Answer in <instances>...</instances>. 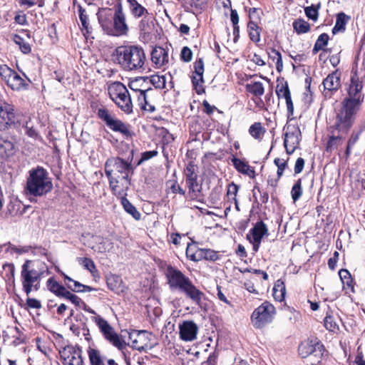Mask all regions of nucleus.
Here are the masks:
<instances>
[{
    "label": "nucleus",
    "instance_id": "1",
    "mask_svg": "<svg viewBox=\"0 0 365 365\" xmlns=\"http://www.w3.org/2000/svg\"><path fill=\"white\" fill-rule=\"evenodd\" d=\"M362 89V81L356 75L353 76L347 89V96L341 103V106L336 113L335 120L336 129L344 134L349 132L361 109L364 100Z\"/></svg>",
    "mask_w": 365,
    "mask_h": 365
},
{
    "label": "nucleus",
    "instance_id": "2",
    "mask_svg": "<svg viewBox=\"0 0 365 365\" xmlns=\"http://www.w3.org/2000/svg\"><path fill=\"white\" fill-rule=\"evenodd\" d=\"M117 63L126 71L142 73L146 69V56L138 46H120L115 49Z\"/></svg>",
    "mask_w": 365,
    "mask_h": 365
},
{
    "label": "nucleus",
    "instance_id": "3",
    "mask_svg": "<svg viewBox=\"0 0 365 365\" xmlns=\"http://www.w3.org/2000/svg\"><path fill=\"white\" fill-rule=\"evenodd\" d=\"M167 277L171 289H178L185 293L193 302L202 306V300L205 298L204 293L197 289L192 281L182 272L173 267H168Z\"/></svg>",
    "mask_w": 365,
    "mask_h": 365
},
{
    "label": "nucleus",
    "instance_id": "4",
    "mask_svg": "<svg viewBox=\"0 0 365 365\" xmlns=\"http://www.w3.org/2000/svg\"><path fill=\"white\" fill-rule=\"evenodd\" d=\"M53 188L51 179L48 172L41 167H38L29 172L26 182V191L30 195L43 196Z\"/></svg>",
    "mask_w": 365,
    "mask_h": 365
},
{
    "label": "nucleus",
    "instance_id": "5",
    "mask_svg": "<svg viewBox=\"0 0 365 365\" xmlns=\"http://www.w3.org/2000/svg\"><path fill=\"white\" fill-rule=\"evenodd\" d=\"M48 273L46 264L42 261L26 260L22 265L21 278L23 289L29 295L34 284Z\"/></svg>",
    "mask_w": 365,
    "mask_h": 365
},
{
    "label": "nucleus",
    "instance_id": "6",
    "mask_svg": "<svg viewBox=\"0 0 365 365\" xmlns=\"http://www.w3.org/2000/svg\"><path fill=\"white\" fill-rule=\"evenodd\" d=\"M48 273L46 264L42 261L26 260L22 265L21 278L23 289L29 295L34 284Z\"/></svg>",
    "mask_w": 365,
    "mask_h": 365
},
{
    "label": "nucleus",
    "instance_id": "7",
    "mask_svg": "<svg viewBox=\"0 0 365 365\" xmlns=\"http://www.w3.org/2000/svg\"><path fill=\"white\" fill-rule=\"evenodd\" d=\"M110 98L125 113H133V104L127 88L120 82L111 83L108 88Z\"/></svg>",
    "mask_w": 365,
    "mask_h": 365
},
{
    "label": "nucleus",
    "instance_id": "8",
    "mask_svg": "<svg viewBox=\"0 0 365 365\" xmlns=\"http://www.w3.org/2000/svg\"><path fill=\"white\" fill-rule=\"evenodd\" d=\"M275 312V308L271 303L263 302L253 311L251 315L252 325L257 329L264 327L272 321Z\"/></svg>",
    "mask_w": 365,
    "mask_h": 365
},
{
    "label": "nucleus",
    "instance_id": "9",
    "mask_svg": "<svg viewBox=\"0 0 365 365\" xmlns=\"http://www.w3.org/2000/svg\"><path fill=\"white\" fill-rule=\"evenodd\" d=\"M133 172L130 162L120 158H111L106 160L105 173L107 177L130 176Z\"/></svg>",
    "mask_w": 365,
    "mask_h": 365
},
{
    "label": "nucleus",
    "instance_id": "10",
    "mask_svg": "<svg viewBox=\"0 0 365 365\" xmlns=\"http://www.w3.org/2000/svg\"><path fill=\"white\" fill-rule=\"evenodd\" d=\"M93 320L98 325L101 332L103 336L114 346L120 350H123L126 347V343L122 339L119 335L115 331L113 328L108 324V322L102 318L101 316H96L93 318Z\"/></svg>",
    "mask_w": 365,
    "mask_h": 365
},
{
    "label": "nucleus",
    "instance_id": "11",
    "mask_svg": "<svg viewBox=\"0 0 365 365\" xmlns=\"http://www.w3.org/2000/svg\"><path fill=\"white\" fill-rule=\"evenodd\" d=\"M151 338L152 334L145 330H134L129 334L130 346L139 351L147 352L153 347Z\"/></svg>",
    "mask_w": 365,
    "mask_h": 365
},
{
    "label": "nucleus",
    "instance_id": "12",
    "mask_svg": "<svg viewBox=\"0 0 365 365\" xmlns=\"http://www.w3.org/2000/svg\"><path fill=\"white\" fill-rule=\"evenodd\" d=\"M129 31V26L126 22V16L123 11V8L119 5L115 10L113 16V25L111 36H120L127 35Z\"/></svg>",
    "mask_w": 365,
    "mask_h": 365
},
{
    "label": "nucleus",
    "instance_id": "13",
    "mask_svg": "<svg viewBox=\"0 0 365 365\" xmlns=\"http://www.w3.org/2000/svg\"><path fill=\"white\" fill-rule=\"evenodd\" d=\"M16 115L14 105L0 100V131L6 130L14 124Z\"/></svg>",
    "mask_w": 365,
    "mask_h": 365
},
{
    "label": "nucleus",
    "instance_id": "14",
    "mask_svg": "<svg viewBox=\"0 0 365 365\" xmlns=\"http://www.w3.org/2000/svg\"><path fill=\"white\" fill-rule=\"evenodd\" d=\"M59 354L63 365H83L79 347L66 346L59 351Z\"/></svg>",
    "mask_w": 365,
    "mask_h": 365
},
{
    "label": "nucleus",
    "instance_id": "15",
    "mask_svg": "<svg viewBox=\"0 0 365 365\" xmlns=\"http://www.w3.org/2000/svg\"><path fill=\"white\" fill-rule=\"evenodd\" d=\"M110 187L113 194L118 196L125 197L130 185L129 176L108 177Z\"/></svg>",
    "mask_w": 365,
    "mask_h": 365
},
{
    "label": "nucleus",
    "instance_id": "16",
    "mask_svg": "<svg viewBox=\"0 0 365 365\" xmlns=\"http://www.w3.org/2000/svg\"><path fill=\"white\" fill-rule=\"evenodd\" d=\"M301 132L298 127L289 126L284 134V145L288 154H292L298 147Z\"/></svg>",
    "mask_w": 365,
    "mask_h": 365
},
{
    "label": "nucleus",
    "instance_id": "17",
    "mask_svg": "<svg viewBox=\"0 0 365 365\" xmlns=\"http://www.w3.org/2000/svg\"><path fill=\"white\" fill-rule=\"evenodd\" d=\"M265 235H268V229L262 221L257 222L250 230V234L247 235V239L253 245V248L255 251L258 250L262 239Z\"/></svg>",
    "mask_w": 365,
    "mask_h": 365
},
{
    "label": "nucleus",
    "instance_id": "18",
    "mask_svg": "<svg viewBox=\"0 0 365 365\" xmlns=\"http://www.w3.org/2000/svg\"><path fill=\"white\" fill-rule=\"evenodd\" d=\"M324 95L331 96L332 92L336 91L341 87V73L337 70L329 74L322 82Z\"/></svg>",
    "mask_w": 365,
    "mask_h": 365
},
{
    "label": "nucleus",
    "instance_id": "19",
    "mask_svg": "<svg viewBox=\"0 0 365 365\" xmlns=\"http://www.w3.org/2000/svg\"><path fill=\"white\" fill-rule=\"evenodd\" d=\"M193 73L192 76V81L193 86L197 90V93H200L203 89V73L204 63L202 58L196 60L193 64Z\"/></svg>",
    "mask_w": 365,
    "mask_h": 365
},
{
    "label": "nucleus",
    "instance_id": "20",
    "mask_svg": "<svg viewBox=\"0 0 365 365\" xmlns=\"http://www.w3.org/2000/svg\"><path fill=\"white\" fill-rule=\"evenodd\" d=\"M180 335L183 341H190L196 339L197 327L192 321H185L180 325Z\"/></svg>",
    "mask_w": 365,
    "mask_h": 365
},
{
    "label": "nucleus",
    "instance_id": "21",
    "mask_svg": "<svg viewBox=\"0 0 365 365\" xmlns=\"http://www.w3.org/2000/svg\"><path fill=\"white\" fill-rule=\"evenodd\" d=\"M141 18L142 19L138 24L140 36L144 40L148 41L150 39L151 33L154 29L153 18L150 14Z\"/></svg>",
    "mask_w": 365,
    "mask_h": 365
},
{
    "label": "nucleus",
    "instance_id": "22",
    "mask_svg": "<svg viewBox=\"0 0 365 365\" xmlns=\"http://www.w3.org/2000/svg\"><path fill=\"white\" fill-rule=\"evenodd\" d=\"M113 16L110 9H103L97 13L98 20L103 30L110 36H111Z\"/></svg>",
    "mask_w": 365,
    "mask_h": 365
},
{
    "label": "nucleus",
    "instance_id": "23",
    "mask_svg": "<svg viewBox=\"0 0 365 365\" xmlns=\"http://www.w3.org/2000/svg\"><path fill=\"white\" fill-rule=\"evenodd\" d=\"M151 61L156 68H161L168 63V53L162 47H156L151 52Z\"/></svg>",
    "mask_w": 365,
    "mask_h": 365
},
{
    "label": "nucleus",
    "instance_id": "24",
    "mask_svg": "<svg viewBox=\"0 0 365 365\" xmlns=\"http://www.w3.org/2000/svg\"><path fill=\"white\" fill-rule=\"evenodd\" d=\"M322 347V345L313 340H307L302 342L298 348L299 354L302 358H306L310 354L314 353L316 350Z\"/></svg>",
    "mask_w": 365,
    "mask_h": 365
},
{
    "label": "nucleus",
    "instance_id": "25",
    "mask_svg": "<svg viewBox=\"0 0 365 365\" xmlns=\"http://www.w3.org/2000/svg\"><path fill=\"white\" fill-rule=\"evenodd\" d=\"M6 83L12 90L17 91L26 90L29 86V83L16 71H14Z\"/></svg>",
    "mask_w": 365,
    "mask_h": 365
},
{
    "label": "nucleus",
    "instance_id": "26",
    "mask_svg": "<svg viewBox=\"0 0 365 365\" xmlns=\"http://www.w3.org/2000/svg\"><path fill=\"white\" fill-rule=\"evenodd\" d=\"M129 5V10L135 19H140L149 14L146 8L141 5L137 0H126Z\"/></svg>",
    "mask_w": 365,
    "mask_h": 365
},
{
    "label": "nucleus",
    "instance_id": "27",
    "mask_svg": "<svg viewBox=\"0 0 365 365\" xmlns=\"http://www.w3.org/2000/svg\"><path fill=\"white\" fill-rule=\"evenodd\" d=\"M333 128V133L334 131H337L338 134H333L331 136L329 137V139L327 142L326 150L327 152L330 153L334 150H336L338 147L342 144L344 135H346L336 130L335 128V124L334 125Z\"/></svg>",
    "mask_w": 365,
    "mask_h": 365
},
{
    "label": "nucleus",
    "instance_id": "28",
    "mask_svg": "<svg viewBox=\"0 0 365 365\" xmlns=\"http://www.w3.org/2000/svg\"><path fill=\"white\" fill-rule=\"evenodd\" d=\"M205 249L198 248L195 245H188L186 249V255L194 262L205 259Z\"/></svg>",
    "mask_w": 365,
    "mask_h": 365
},
{
    "label": "nucleus",
    "instance_id": "29",
    "mask_svg": "<svg viewBox=\"0 0 365 365\" xmlns=\"http://www.w3.org/2000/svg\"><path fill=\"white\" fill-rule=\"evenodd\" d=\"M95 245H93L91 248L98 253H105L112 249L113 245L112 243L101 237H95Z\"/></svg>",
    "mask_w": 365,
    "mask_h": 365
},
{
    "label": "nucleus",
    "instance_id": "30",
    "mask_svg": "<svg viewBox=\"0 0 365 365\" xmlns=\"http://www.w3.org/2000/svg\"><path fill=\"white\" fill-rule=\"evenodd\" d=\"M232 162L237 171L254 178L255 170L247 163L237 158H233Z\"/></svg>",
    "mask_w": 365,
    "mask_h": 365
},
{
    "label": "nucleus",
    "instance_id": "31",
    "mask_svg": "<svg viewBox=\"0 0 365 365\" xmlns=\"http://www.w3.org/2000/svg\"><path fill=\"white\" fill-rule=\"evenodd\" d=\"M78 12L79 19L81 24V30L85 31L83 32V35L86 36V34H91L93 31V28L90 25L89 15L81 6H79Z\"/></svg>",
    "mask_w": 365,
    "mask_h": 365
},
{
    "label": "nucleus",
    "instance_id": "32",
    "mask_svg": "<svg viewBox=\"0 0 365 365\" xmlns=\"http://www.w3.org/2000/svg\"><path fill=\"white\" fill-rule=\"evenodd\" d=\"M14 153V143L5 138H0V157L9 158Z\"/></svg>",
    "mask_w": 365,
    "mask_h": 365
},
{
    "label": "nucleus",
    "instance_id": "33",
    "mask_svg": "<svg viewBox=\"0 0 365 365\" xmlns=\"http://www.w3.org/2000/svg\"><path fill=\"white\" fill-rule=\"evenodd\" d=\"M46 287L51 292L58 297H61L62 293L66 289L64 286L56 281L53 277H51L47 280Z\"/></svg>",
    "mask_w": 365,
    "mask_h": 365
},
{
    "label": "nucleus",
    "instance_id": "34",
    "mask_svg": "<svg viewBox=\"0 0 365 365\" xmlns=\"http://www.w3.org/2000/svg\"><path fill=\"white\" fill-rule=\"evenodd\" d=\"M265 133L266 129L259 122L253 123L249 128L250 135L259 141L263 138Z\"/></svg>",
    "mask_w": 365,
    "mask_h": 365
},
{
    "label": "nucleus",
    "instance_id": "35",
    "mask_svg": "<svg viewBox=\"0 0 365 365\" xmlns=\"http://www.w3.org/2000/svg\"><path fill=\"white\" fill-rule=\"evenodd\" d=\"M107 125L114 131L120 132L125 135H128L130 133L128 126L120 120L113 118Z\"/></svg>",
    "mask_w": 365,
    "mask_h": 365
},
{
    "label": "nucleus",
    "instance_id": "36",
    "mask_svg": "<svg viewBox=\"0 0 365 365\" xmlns=\"http://www.w3.org/2000/svg\"><path fill=\"white\" fill-rule=\"evenodd\" d=\"M339 275L343 284V288L354 292L353 279L349 272L346 269H341L339 272Z\"/></svg>",
    "mask_w": 365,
    "mask_h": 365
},
{
    "label": "nucleus",
    "instance_id": "37",
    "mask_svg": "<svg viewBox=\"0 0 365 365\" xmlns=\"http://www.w3.org/2000/svg\"><path fill=\"white\" fill-rule=\"evenodd\" d=\"M286 289L284 282L281 279L277 280L273 287L274 298L278 302H282L284 299Z\"/></svg>",
    "mask_w": 365,
    "mask_h": 365
},
{
    "label": "nucleus",
    "instance_id": "38",
    "mask_svg": "<svg viewBox=\"0 0 365 365\" xmlns=\"http://www.w3.org/2000/svg\"><path fill=\"white\" fill-rule=\"evenodd\" d=\"M247 30L250 40L255 43H258L260 41L261 29L256 23L250 21L247 24Z\"/></svg>",
    "mask_w": 365,
    "mask_h": 365
},
{
    "label": "nucleus",
    "instance_id": "39",
    "mask_svg": "<svg viewBox=\"0 0 365 365\" xmlns=\"http://www.w3.org/2000/svg\"><path fill=\"white\" fill-rule=\"evenodd\" d=\"M121 204L126 212L130 214L135 220H140L141 215L130 202L125 197H121Z\"/></svg>",
    "mask_w": 365,
    "mask_h": 365
},
{
    "label": "nucleus",
    "instance_id": "40",
    "mask_svg": "<svg viewBox=\"0 0 365 365\" xmlns=\"http://www.w3.org/2000/svg\"><path fill=\"white\" fill-rule=\"evenodd\" d=\"M91 365H103L105 358L101 356L100 351L95 349H89L88 351Z\"/></svg>",
    "mask_w": 365,
    "mask_h": 365
},
{
    "label": "nucleus",
    "instance_id": "41",
    "mask_svg": "<svg viewBox=\"0 0 365 365\" xmlns=\"http://www.w3.org/2000/svg\"><path fill=\"white\" fill-rule=\"evenodd\" d=\"M246 90L247 92L256 96H261L264 94V88L262 83L259 81L247 83L246 85Z\"/></svg>",
    "mask_w": 365,
    "mask_h": 365
},
{
    "label": "nucleus",
    "instance_id": "42",
    "mask_svg": "<svg viewBox=\"0 0 365 365\" xmlns=\"http://www.w3.org/2000/svg\"><path fill=\"white\" fill-rule=\"evenodd\" d=\"M347 16L344 13H340L337 15L335 26L332 29L334 34L345 30V26L346 24L347 23Z\"/></svg>",
    "mask_w": 365,
    "mask_h": 365
},
{
    "label": "nucleus",
    "instance_id": "43",
    "mask_svg": "<svg viewBox=\"0 0 365 365\" xmlns=\"http://www.w3.org/2000/svg\"><path fill=\"white\" fill-rule=\"evenodd\" d=\"M269 57L276 63V68L279 72H281L283 68V62L281 53L274 48H270L267 51Z\"/></svg>",
    "mask_w": 365,
    "mask_h": 365
},
{
    "label": "nucleus",
    "instance_id": "44",
    "mask_svg": "<svg viewBox=\"0 0 365 365\" xmlns=\"http://www.w3.org/2000/svg\"><path fill=\"white\" fill-rule=\"evenodd\" d=\"M329 37L327 34L323 33L320 34L317 39L314 48L313 53H317L319 51L324 49V48L327 45Z\"/></svg>",
    "mask_w": 365,
    "mask_h": 365
},
{
    "label": "nucleus",
    "instance_id": "45",
    "mask_svg": "<svg viewBox=\"0 0 365 365\" xmlns=\"http://www.w3.org/2000/svg\"><path fill=\"white\" fill-rule=\"evenodd\" d=\"M293 28L294 31L299 34H305L309 31V24L304 19H297L293 22Z\"/></svg>",
    "mask_w": 365,
    "mask_h": 365
},
{
    "label": "nucleus",
    "instance_id": "46",
    "mask_svg": "<svg viewBox=\"0 0 365 365\" xmlns=\"http://www.w3.org/2000/svg\"><path fill=\"white\" fill-rule=\"evenodd\" d=\"M24 210L23 205L18 201L11 202L8 205V212L11 216L21 215Z\"/></svg>",
    "mask_w": 365,
    "mask_h": 365
},
{
    "label": "nucleus",
    "instance_id": "47",
    "mask_svg": "<svg viewBox=\"0 0 365 365\" xmlns=\"http://www.w3.org/2000/svg\"><path fill=\"white\" fill-rule=\"evenodd\" d=\"M108 286L110 289L116 292H123L122 280L118 277H112L108 279Z\"/></svg>",
    "mask_w": 365,
    "mask_h": 365
},
{
    "label": "nucleus",
    "instance_id": "48",
    "mask_svg": "<svg viewBox=\"0 0 365 365\" xmlns=\"http://www.w3.org/2000/svg\"><path fill=\"white\" fill-rule=\"evenodd\" d=\"M31 249V246H16L9 244L6 248V252L11 254L22 255L29 252Z\"/></svg>",
    "mask_w": 365,
    "mask_h": 365
},
{
    "label": "nucleus",
    "instance_id": "49",
    "mask_svg": "<svg viewBox=\"0 0 365 365\" xmlns=\"http://www.w3.org/2000/svg\"><path fill=\"white\" fill-rule=\"evenodd\" d=\"M14 41L19 46V48L24 53L28 54L31 51L30 44L26 42L19 35H14Z\"/></svg>",
    "mask_w": 365,
    "mask_h": 365
},
{
    "label": "nucleus",
    "instance_id": "50",
    "mask_svg": "<svg viewBox=\"0 0 365 365\" xmlns=\"http://www.w3.org/2000/svg\"><path fill=\"white\" fill-rule=\"evenodd\" d=\"M77 261L91 273L93 274L94 272H96V265L91 259L87 257H78Z\"/></svg>",
    "mask_w": 365,
    "mask_h": 365
},
{
    "label": "nucleus",
    "instance_id": "51",
    "mask_svg": "<svg viewBox=\"0 0 365 365\" xmlns=\"http://www.w3.org/2000/svg\"><path fill=\"white\" fill-rule=\"evenodd\" d=\"M320 4L317 5H312L310 6H307L304 9L306 16L314 21H316L318 19L319 16V9H320Z\"/></svg>",
    "mask_w": 365,
    "mask_h": 365
},
{
    "label": "nucleus",
    "instance_id": "52",
    "mask_svg": "<svg viewBox=\"0 0 365 365\" xmlns=\"http://www.w3.org/2000/svg\"><path fill=\"white\" fill-rule=\"evenodd\" d=\"M150 93H154V90L152 88L145 89V90H139V94L138 96V104L141 109L143 110V106H145V103L146 101L149 99Z\"/></svg>",
    "mask_w": 365,
    "mask_h": 365
},
{
    "label": "nucleus",
    "instance_id": "53",
    "mask_svg": "<svg viewBox=\"0 0 365 365\" xmlns=\"http://www.w3.org/2000/svg\"><path fill=\"white\" fill-rule=\"evenodd\" d=\"M292 198L294 202L298 200L302 195V180L299 179L293 185L291 190Z\"/></svg>",
    "mask_w": 365,
    "mask_h": 365
},
{
    "label": "nucleus",
    "instance_id": "54",
    "mask_svg": "<svg viewBox=\"0 0 365 365\" xmlns=\"http://www.w3.org/2000/svg\"><path fill=\"white\" fill-rule=\"evenodd\" d=\"M15 71L9 68L7 65L0 63V76L6 83L13 75Z\"/></svg>",
    "mask_w": 365,
    "mask_h": 365
},
{
    "label": "nucleus",
    "instance_id": "55",
    "mask_svg": "<svg viewBox=\"0 0 365 365\" xmlns=\"http://www.w3.org/2000/svg\"><path fill=\"white\" fill-rule=\"evenodd\" d=\"M276 93L279 98H285L288 95L290 94L287 83L277 84L276 87Z\"/></svg>",
    "mask_w": 365,
    "mask_h": 365
},
{
    "label": "nucleus",
    "instance_id": "56",
    "mask_svg": "<svg viewBox=\"0 0 365 365\" xmlns=\"http://www.w3.org/2000/svg\"><path fill=\"white\" fill-rule=\"evenodd\" d=\"M61 297L70 300L73 304H74L76 306H81V303H83V301L81 299V298H79L77 295L72 294L66 289L62 293Z\"/></svg>",
    "mask_w": 365,
    "mask_h": 365
},
{
    "label": "nucleus",
    "instance_id": "57",
    "mask_svg": "<svg viewBox=\"0 0 365 365\" xmlns=\"http://www.w3.org/2000/svg\"><path fill=\"white\" fill-rule=\"evenodd\" d=\"M150 81L156 88L163 89L165 88L166 81L164 76H152Z\"/></svg>",
    "mask_w": 365,
    "mask_h": 365
},
{
    "label": "nucleus",
    "instance_id": "58",
    "mask_svg": "<svg viewBox=\"0 0 365 365\" xmlns=\"http://www.w3.org/2000/svg\"><path fill=\"white\" fill-rule=\"evenodd\" d=\"M193 12H199L202 9L207 3V0H187Z\"/></svg>",
    "mask_w": 365,
    "mask_h": 365
},
{
    "label": "nucleus",
    "instance_id": "59",
    "mask_svg": "<svg viewBox=\"0 0 365 365\" xmlns=\"http://www.w3.org/2000/svg\"><path fill=\"white\" fill-rule=\"evenodd\" d=\"M274 163L277 167V178L279 179L287 167V162L284 159L275 158Z\"/></svg>",
    "mask_w": 365,
    "mask_h": 365
},
{
    "label": "nucleus",
    "instance_id": "60",
    "mask_svg": "<svg viewBox=\"0 0 365 365\" xmlns=\"http://www.w3.org/2000/svg\"><path fill=\"white\" fill-rule=\"evenodd\" d=\"M186 183L187 185L190 192H200V186L197 181V178H189L188 180H186Z\"/></svg>",
    "mask_w": 365,
    "mask_h": 365
},
{
    "label": "nucleus",
    "instance_id": "61",
    "mask_svg": "<svg viewBox=\"0 0 365 365\" xmlns=\"http://www.w3.org/2000/svg\"><path fill=\"white\" fill-rule=\"evenodd\" d=\"M239 187L234 182L228 185L227 195L230 200H235Z\"/></svg>",
    "mask_w": 365,
    "mask_h": 365
},
{
    "label": "nucleus",
    "instance_id": "62",
    "mask_svg": "<svg viewBox=\"0 0 365 365\" xmlns=\"http://www.w3.org/2000/svg\"><path fill=\"white\" fill-rule=\"evenodd\" d=\"M98 115L101 120L106 122V125L113 118V117L109 113V111L104 108H99L98 110Z\"/></svg>",
    "mask_w": 365,
    "mask_h": 365
},
{
    "label": "nucleus",
    "instance_id": "63",
    "mask_svg": "<svg viewBox=\"0 0 365 365\" xmlns=\"http://www.w3.org/2000/svg\"><path fill=\"white\" fill-rule=\"evenodd\" d=\"M181 59L185 62H190L192 58V52L191 49L187 46L182 48L180 53Z\"/></svg>",
    "mask_w": 365,
    "mask_h": 365
},
{
    "label": "nucleus",
    "instance_id": "64",
    "mask_svg": "<svg viewBox=\"0 0 365 365\" xmlns=\"http://www.w3.org/2000/svg\"><path fill=\"white\" fill-rule=\"evenodd\" d=\"M153 94L154 93H150L149 99L146 101V103H145V106H143L144 110H147L148 112L152 113L155 110Z\"/></svg>",
    "mask_w": 365,
    "mask_h": 365
}]
</instances>
